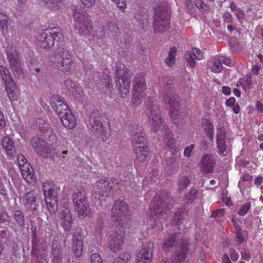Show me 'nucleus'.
<instances>
[{"mask_svg":"<svg viewBox=\"0 0 263 263\" xmlns=\"http://www.w3.org/2000/svg\"><path fill=\"white\" fill-rule=\"evenodd\" d=\"M222 92L225 95H227V96L230 95L231 92V88L228 86H223L222 87Z\"/></svg>","mask_w":263,"mask_h":263,"instance_id":"nucleus-64","label":"nucleus"},{"mask_svg":"<svg viewBox=\"0 0 263 263\" xmlns=\"http://www.w3.org/2000/svg\"><path fill=\"white\" fill-rule=\"evenodd\" d=\"M5 89L11 102L17 100L20 95V90L13 81L9 84H5Z\"/></svg>","mask_w":263,"mask_h":263,"instance_id":"nucleus-29","label":"nucleus"},{"mask_svg":"<svg viewBox=\"0 0 263 263\" xmlns=\"http://www.w3.org/2000/svg\"><path fill=\"white\" fill-rule=\"evenodd\" d=\"M117 85L119 87L122 97L126 98L129 93L130 79L127 75V69L124 65L120 64L116 70Z\"/></svg>","mask_w":263,"mask_h":263,"instance_id":"nucleus-12","label":"nucleus"},{"mask_svg":"<svg viewBox=\"0 0 263 263\" xmlns=\"http://www.w3.org/2000/svg\"><path fill=\"white\" fill-rule=\"evenodd\" d=\"M50 103L59 117L64 115L68 110H70L63 98L58 95H53L51 97Z\"/></svg>","mask_w":263,"mask_h":263,"instance_id":"nucleus-19","label":"nucleus"},{"mask_svg":"<svg viewBox=\"0 0 263 263\" xmlns=\"http://www.w3.org/2000/svg\"><path fill=\"white\" fill-rule=\"evenodd\" d=\"M224 213L223 209H219L214 211L212 214V216L215 218H220L224 215Z\"/></svg>","mask_w":263,"mask_h":263,"instance_id":"nucleus-53","label":"nucleus"},{"mask_svg":"<svg viewBox=\"0 0 263 263\" xmlns=\"http://www.w3.org/2000/svg\"><path fill=\"white\" fill-rule=\"evenodd\" d=\"M112 218L115 221L116 229L118 226L121 228L124 226L125 222L130 220V211L127 204L123 201H117L114 203L111 210Z\"/></svg>","mask_w":263,"mask_h":263,"instance_id":"nucleus-6","label":"nucleus"},{"mask_svg":"<svg viewBox=\"0 0 263 263\" xmlns=\"http://www.w3.org/2000/svg\"><path fill=\"white\" fill-rule=\"evenodd\" d=\"M8 219V215L7 213L0 208V223L4 222Z\"/></svg>","mask_w":263,"mask_h":263,"instance_id":"nucleus-56","label":"nucleus"},{"mask_svg":"<svg viewBox=\"0 0 263 263\" xmlns=\"http://www.w3.org/2000/svg\"><path fill=\"white\" fill-rule=\"evenodd\" d=\"M229 252L232 260L236 261L238 259L239 254L235 250L231 249Z\"/></svg>","mask_w":263,"mask_h":263,"instance_id":"nucleus-57","label":"nucleus"},{"mask_svg":"<svg viewBox=\"0 0 263 263\" xmlns=\"http://www.w3.org/2000/svg\"><path fill=\"white\" fill-rule=\"evenodd\" d=\"M81 3L87 8H91L96 4V0H80Z\"/></svg>","mask_w":263,"mask_h":263,"instance_id":"nucleus-54","label":"nucleus"},{"mask_svg":"<svg viewBox=\"0 0 263 263\" xmlns=\"http://www.w3.org/2000/svg\"><path fill=\"white\" fill-rule=\"evenodd\" d=\"M222 65L221 61L218 57H216L213 61V65L211 68V70L215 73H219L222 69Z\"/></svg>","mask_w":263,"mask_h":263,"instance_id":"nucleus-43","label":"nucleus"},{"mask_svg":"<svg viewBox=\"0 0 263 263\" xmlns=\"http://www.w3.org/2000/svg\"><path fill=\"white\" fill-rule=\"evenodd\" d=\"M160 98H162L166 104L170 106V115L173 121L179 118L180 115L177 110L179 102L177 101L176 96L170 86H166L160 92Z\"/></svg>","mask_w":263,"mask_h":263,"instance_id":"nucleus-9","label":"nucleus"},{"mask_svg":"<svg viewBox=\"0 0 263 263\" xmlns=\"http://www.w3.org/2000/svg\"><path fill=\"white\" fill-rule=\"evenodd\" d=\"M46 8L51 10H58L63 5L64 0H40Z\"/></svg>","mask_w":263,"mask_h":263,"instance_id":"nucleus-34","label":"nucleus"},{"mask_svg":"<svg viewBox=\"0 0 263 263\" xmlns=\"http://www.w3.org/2000/svg\"><path fill=\"white\" fill-rule=\"evenodd\" d=\"M9 20V17L6 14L0 12V29L3 33L8 29Z\"/></svg>","mask_w":263,"mask_h":263,"instance_id":"nucleus-40","label":"nucleus"},{"mask_svg":"<svg viewBox=\"0 0 263 263\" xmlns=\"http://www.w3.org/2000/svg\"><path fill=\"white\" fill-rule=\"evenodd\" d=\"M60 223L63 229L69 231L72 225V217L68 208V203L65 201L60 211Z\"/></svg>","mask_w":263,"mask_h":263,"instance_id":"nucleus-22","label":"nucleus"},{"mask_svg":"<svg viewBox=\"0 0 263 263\" xmlns=\"http://www.w3.org/2000/svg\"><path fill=\"white\" fill-rule=\"evenodd\" d=\"M52 252L53 254L52 263H60V250L58 248L55 249L54 246H52Z\"/></svg>","mask_w":263,"mask_h":263,"instance_id":"nucleus-47","label":"nucleus"},{"mask_svg":"<svg viewBox=\"0 0 263 263\" xmlns=\"http://www.w3.org/2000/svg\"><path fill=\"white\" fill-rule=\"evenodd\" d=\"M103 75L102 76L101 81L104 84V87H103V90L106 94H109L110 93L112 84L111 83V79L110 78L109 76V71L107 69H105L102 72Z\"/></svg>","mask_w":263,"mask_h":263,"instance_id":"nucleus-33","label":"nucleus"},{"mask_svg":"<svg viewBox=\"0 0 263 263\" xmlns=\"http://www.w3.org/2000/svg\"><path fill=\"white\" fill-rule=\"evenodd\" d=\"M114 2L118 8L121 10H124L127 6V3L126 0H111Z\"/></svg>","mask_w":263,"mask_h":263,"instance_id":"nucleus-52","label":"nucleus"},{"mask_svg":"<svg viewBox=\"0 0 263 263\" xmlns=\"http://www.w3.org/2000/svg\"><path fill=\"white\" fill-rule=\"evenodd\" d=\"M134 128L135 130L132 134L133 136V143L135 147V153L137 160L140 162H143L146 160L148 155V147L144 145L137 146V145L144 143L146 139L145 135L143 132L142 126L136 125Z\"/></svg>","mask_w":263,"mask_h":263,"instance_id":"nucleus-4","label":"nucleus"},{"mask_svg":"<svg viewBox=\"0 0 263 263\" xmlns=\"http://www.w3.org/2000/svg\"><path fill=\"white\" fill-rule=\"evenodd\" d=\"M108 29L112 33H117L119 31V27L117 26L116 24L114 22H109L107 25Z\"/></svg>","mask_w":263,"mask_h":263,"instance_id":"nucleus-50","label":"nucleus"},{"mask_svg":"<svg viewBox=\"0 0 263 263\" xmlns=\"http://www.w3.org/2000/svg\"><path fill=\"white\" fill-rule=\"evenodd\" d=\"M110 181H111V180H105L104 179H101L97 181L96 184L93 187L92 195L96 200H98L100 201L101 204L104 200L103 197L104 196V194L102 195V194L104 192L105 193L109 190L115 187L114 181H111V185L110 184Z\"/></svg>","mask_w":263,"mask_h":263,"instance_id":"nucleus-18","label":"nucleus"},{"mask_svg":"<svg viewBox=\"0 0 263 263\" xmlns=\"http://www.w3.org/2000/svg\"><path fill=\"white\" fill-rule=\"evenodd\" d=\"M0 76L4 84L13 81L8 68L3 65L0 66Z\"/></svg>","mask_w":263,"mask_h":263,"instance_id":"nucleus-37","label":"nucleus"},{"mask_svg":"<svg viewBox=\"0 0 263 263\" xmlns=\"http://www.w3.org/2000/svg\"><path fill=\"white\" fill-rule=\"evenodd\" d=\"M170 14V7L167 2L159 0L155 2L154 15L155 32H162L168 29Z\"/></svg>","mask_w":263,"mask_h":263,"instance_id":"nucleus-2","label":"nucleus"},{"mask_svg":"<svg viewBox=\"0 0 263 263\" xmlns=\"http://www.w3.org/2000/svg\"><path fill=\"white\" fill-rule=\"evenodd\" d=\"M203 58V53L199 49L196 48H193L188 50L185 54L187 63L191 67H194L196 65L194 58L197 60H201Z\"/></svg>","mask_w":263,"mask_h":263,"instance_id":"nucleus-25","label":"nucleus"},{"mask_svg":"<svg viewBox=\"0 0 263 263\" xmlns=\"http://www.w3.org/2000/svg\"><path fill=\"white\" fill-rule=\"evenodd\" d=\"M250 209V204L249 203H246L239 208L237 213L239 215L243 216L248 213Z\"/></svg>","mask_w":263,"mask_h":263,"instance_id":"nucleus-48","label":"nucleus"},{"mask_svg":"<svg viewBox=\"0 0 263 263\" xmlns=\"http://www.w3.org/2000/svg\"><path fill=\"white\" fill-rule=\"evenodd\" d=\"M53 66L63 72L69 71L72 63L71 55L69 52L63 48H59L57 52L51 57Z\"/></svg>","mask_w":263,"mask_h":263,"instance_id":"nucleus-8","label":"nucleus"},{"mask_svg":"<svg viewBox=\"0 0 263 263\" xmlns=\"http://www.w3.org/2000/svg\"><path fill=\"white\" fill-rule=\"evenodd\" d=\"M222 64L227 66H229L231 63V60L229 58L223 55H219L218 57Z\"/></svg>","mask_w":263,"mask_h":263,"instance_id":"nucleus-58","label":"nucleus"},{"mask_svg":"<svg viewBox=\"0 0 263 263\" xmlns=\"http://www.w3.org/2000/svg\"><path fill=\"white\" fill-rule=\"evenodd\" d=\"M204 130L210 141L213 139V126L210 121L205 120L203 122Z\"/></svg>","mask_w":263,"mask_h":263,"instance_id":"nucleus-39","label":"nucleus"},{"mask_svg":"<svg viewBox=\"0 0 263 263\" xmlns=\"http://www.w3.org/2000/svg\"><path fill=\"white\" fill-rule=\"evenodd\" d=\"M189 183L190 180L187 177L183 176L181 177L179 180L178 184L179 190L180 191H183L187 186Z\"/></svg>","mask_w":263,"mask_h":263,"instance_id":"nucleus-44","label":"nucleus"},{"mask_svg":"<svg viewBox=\"0 0 263 263\" xmlns=\"http://www.w3.org/2000/svg\"><path fill=\"white\" fill-rule=\"evenodd\" d=\"M73 16L74 26L79 33L90 41V37H94L95 32L92 30V21L89 15L81 7H77L73 10Z\"/></svg>","mask_w":263,"mask_h":263,"instance_id":"nucleus-3","label":"nucleus"},{"mask_svg":"<svg viewBox=\"0 0 263 263\" xmlns=\"http://www.w3.org/2000/svg\"><path fill=\"white\" fill-rule=\"evenodd\" d=\"M236 235L237 241L239 243H241L245 240L246 238L243 236L241 230L235 232Z\"/></svg>","mask_w":263,"mask_h":263,"instance_id":"nucleus-55","label":"nucleus"},{"mask_svg":"<svg viewBox=\"0 0 263 263\" xmlns=\"http://www.w3.org/2000/svg\"><path fill=\"white\" fill-rule=\"evenodd\" d=\"M72 249L76 256L79 257L82 255L83 242L81 236L79 233L74 234L73 236Z\"/></svg>","mask_w":263,"mask_h":263,"instance_id":"nucleus-32","label":"nucleus"},{"mask_svg":"<svg viewBox=\"0 0 263 263\" xmlns=\"http://www.w3.org/2000/svg\"><path fill=\"white\" fill-rule=\"evenodd\" d=\"M63 37L61 30L57 28L46 29L36 37L38 46L44 49H49L53 46L55 41H59Z\"/></svg>","mask_w":263,"mask_h":263,"instance_id":"nucleus-5","label":"nucleus"},{"mask_svg":"<svg viewBox=\"0 0 263 263\" xmlns=\"http://www.w3.org/2000/svg\"><path fill=\"white\" fill-rule=\"evenodd\" d=\"M165 207V203L162 202V199L160 198L159 196L156 195L154 200L150 203L149 211L147 213L150 220L152 221L154 223V226H153L152 228H154L156 225L157 222L156 217L157 214L158 213V211H160V208H163L164 209Z\"/></svg>","mask_w":263,"mask_h":263,"instance_id":"nucleus-20","label":"nucleus"},{"mask_svg":"<svg viewBox=\"0 0 263 263\" xmlns=\"http://www.w3.org/2000/svg\"><path fill=\"white\" fill-rule=\"evenodd\" d=\"M198 194L197 190L191 188L189 192L184 195V200L187 204L192 203L197 198Z\"/></svg>","mask_w":263,"mask_h":263,"instance_id":"nucleus-38","label":"nucleus"},{"mask_svg":"<svg viewBox=\"0 0 263 263\" xmlns=\"http://www.w3.org/2000/svg\"><path fill=\"white\" fill-rule=\"evenodd\" d=\"M136 19L139 22L141 28H146L149 26L148 15L144 12H139L135 14Z\"/></svg>","mask_w":263,"mask_h":263,"instance_id":"nucleus-36","label":"nucleus"},{"mask_svg":"<svg viewBox=\"0 0 263 263\" xmlns=\"http://www.w3.org/2000/svg\"><path fill=\"white\" fill-rule=\"evenodd\" d=\"M32 252L35 256H37V263H47V260L45 258V255H46V251L44 249H43L42 250V253L40 255V259H43V261H42V262H41V261L40 260L39 257V253L38 252V250H37L36 247L35 245L34 244V243H33V244Z\"/></svg>","mask_w":263,"mask_h":263,"instance_id":"nucleus-42","label":"nucleus"},{"mask_svg":"<svg viewBox=\"0 0 263 263\" xmlns=\"http://www.w3.org/2000/svg\"><path fill=\"white\" fill-rule=\"evenodd\" d=\"M226 134L221 129H218L217 133V147L220 155L226 156L230 151V147L226 144Z\"/></svg>","mask_w":263,"mask_h":263,"instance_id":"nucleus-24","label":"nucleus"},{"mask_svg":"<svg viewBox=\"0 0 263 263\" xmlns=\"http://www.w3.org/2000/svg\"><path fill=\"white\" fill-rule=\"evenodd\" d=\"M91 263H103L101 255L98 253L93 254L90 257Z\"/></svg>","mask_w":263,"mask_h":263,"instance_id":"nucleus-51","label":"nucleus"},{"mask_svg":"<svg viewBox=\"0 0 263 263\" xmlns=\"http://www.w3.org/2000/svg\"><path fill=\"white\" fill-rule=\"evenodd\" d=\"M176 51L177 49L174 46L172 47L170 49L168 57L165 60V63L170 66H172L175 63Z\"/></svg>","mask_w":263,"mask_h":263,"instance_id":"nucleus-41","label":"nucleus"},{"mask_svg":"<svg viewBox=\"0 0 263 263\" xmlns=\"http://www.w3.org/2000/svg\"><path fill=\"white\" fill-rule=\"evenodd\" d=\"M31 143L32 147L40 155L45 158L53 157V147L44 140L38 137H33Z\"/></svg>","mask_w":263,"mask_h":263,"instance_id":"nucleus-16","label":"nucleus"},{"mask_svg":"<svg viewBox=\"0 0 263 263\" xmlns=\"http://www.w3.org/2000/svg\"><path fill=\"white\" fill-rule=\"evenodd\" d=\"M241 258L246 260H248L250 258V254L248 251L241 252Z\"/></svg>","mask_w":263,"mask_h":263,"instance_id":"nucleus-62","label":"nucleus"},{"mask_svg":"<svg viewBox=\"0 0 263 263\" xmlns=\"http://www.w3.org/2000/svg\"><path fill=\"white\" fill-rule=\"evenodd\" d=\"M17 160L21 173L24 179L29 183H35L36 181V177L26 158L22 155H18Z\"/></svg>","mask_w":263,"mask_h":263,"instance_id":"nucleus-15","label":"nucleus"},{"mask_svg":"<svg viewBox=\"0 0 263 263\" xmlns=\"http://www.w3.org/2000/svg\"><path fill=\"white\" fill-rule=\"evenodd\" d=\"M62 125L68 129H73L77 125L76 117L71 110H68L64 115L59 117Z\"/></svg>","mask_w":263,"mask_h":263,"instance_id":"nucleus-26","label":"nucleus"},{"mask_svg":"<svg viewBox=\"0 0 263 263\" xmlns=\"http://www.w3.org/2000/svg\"><path fill=\"white\" fill-rule=\"evenodd\" d=\"M124 235V230L121 228L118 231L115 230L109 234L107 244L111 251L117 252L121 249L123 243Z\"/></svg>","mask_w":263,"mask_h":263,"instance_id":"nucleus-17","label":"nucleus"},{"mask_svg":"<svg viewBox=\"0 0 263 263\" xmlns=\"http://www.w3.org/2000/svg\"><path fill=\"white\" fill-rule=\"evenodd\" d=\"M195 5L201 12H204L209 10V6L204 4L202 0H196Z\"/></svg>","mask_w":263,"mask_h":263,"instance_id":"nucleus-45","label":"nucleus"},{"mask_svg":"<svg viewBox=\"0 0 263 263\" xmlns=\"http://www.w3.org/2000/svg\"><path fill=\"white\" fill-rule=\"evenodd\" d=\"M146 85L144 77L142 74L136 76L134 81L132 104L134 107L141 103L145 97Z\"/></svg>","mask_w":263,"mask_h":263,"instance_id":"nucleus-13","label":"nucleus"},{"mask_svg":"<svg viewBox=\"0 0 263 263\" xmlns=\"http://www.w3.org/2000/svg\"><path fill=\"white\" fill-rule=\"evenodd\" d=\"M188 243H181L175 247L177 250L171 260V263H189V259L187 256Z\"/></svg>","mask_w":263,"mask_h":263,"instance_id":"nucleus-21","label":"nucleus"},{"mask_svg":"<svg viewBox=\"0 0 263 263\" xmlns=\"http://www.w3.org/2000/svg\"><path fill=\"white\" fill-rule=\"evenodd\" d=\"M130 258L129 253H126L120 255L119 257L115 259L114 263H127Z\"/></svg>","mask_w":263,"mask_h":263,"instance_id":"nucleus-46","label":"nucleus"},{"mask_svg":"<svg viewBox=\"0 0 263 263\" xmlns=\"http://www.w3.org/2000/svg\"><path fill=\"white\" fill-rule=\"evenodd\" d=\"M184 215V212H182V213L181 212H177L174 215V220L176 221L177 222H179L183 218Z\"/></svg>","mask_w":263,"mask_h":263,"instance_id":"nucleus-61","label":"nucleus"},{"mask_svg":"<svg viewBox=\"0 0 263 263\" xmlns=\"http://www.w3.org/2000/svg\"><path fill=\"white\" fill-rule=\"evenodd\" d=\"M100 115L99 110H94L91 112L88 123L91 130L96 134L98 138L103 141H105L110 137V128L109 126L105 127L102 125L100 120Z\"/></svg>","mask_w":263,"mask_h":263,"instance_id":"nucleus-7","label":"nucleus"},{"mask_svg":"<svg viewBox=\"0 0 263 263\" xmlns=\"http://www.w3.org/2000/svg\"><path fill=\"white\" fill-rule=\"evenodd\" d=\"M26 206L31 211L37 209L36 193L34 191L28 192L26 195Z\"/></svg>","mask_w":263,"mask_h":263,"instance_id":"nucleus-31","label":"nucleus"},{"mask_svg":"<svg viewBox=\"0 0 263 263\" xmlns=\"http://www.w3.org/2000/svg\"><path fill=\"white\" fill-rule=\"evenodd\" d=\"M42 187L47 208L50 213H54L57 208V194L60 188L51 185L47 181L43 183Z\"/></svg>","mask_w":263,"mask_h":263,"instance_id":"nucleus-11","label":"nucleus"},{"mask_svg":"<svg viewBox=\"0 0 263 263\" xmlns=\"http://www.w3.org/2000/svg\"><path fill=\"white\" fill-rule=\"evenodd\" d=\"M2 144L7 157L9 159H13L16 153L13 141L9 137L5 136L2 140Z\"/></svg>","mask_w":263,"mask_h":263,"instance_id":"nucleus-27","label":"nucleus"},{"mask_svg":"<svg viewBox=\"0 0 263 263\" xmlns=\"http://www.w3.org/2000/svg\"><path fill=\"white\" fill-rule=\"evenodd\" d=\"M72 199L74 209L79 216L85 217L89 214L88 204L86 199V192L83 187L80 186L78 189L73 194Z\"/></svg>","mask_w":263,"mask_h":263,"instance_id":"nucleus-10","label":"nucleus"},{"mask_svg":"<svg viewBox=\"0 0 263 263\" xmlns=\"http://www.w3.org/2000/svg\"><path fill=\"white\" fill-rule=\"evenodd\" d=\"M261 67L260 65H254L252 67V71L253 74L255 75H258L259 73V70L261 69Z\"/></svg>","mask_w":263,"mask_h":263,"instance_id":"nucleus-63","label":"nucleus"},{"mask_svg":"<svg viewBox=\"0 0 263 263\" xmlns=\"http://www.w3.org/2000/svg\"><path fill=\"white\" fill-rule=\"evenodd\" d=\"M214 164V159L211 156L206 155L202 158L200 166L203 172L209 173L212 172Z\"/></svg>","mask_w":263,"mask_h":263,"instance_id":"nucleus-30","label":"nucleus"},{"mask_svg":"<svg viewBox=\"0 0 263 263\" xmlns=\"http://www.w3.org/2000/svg\"><path fill=\"white\" fill-rule=\"evenodd\" d=\"M153 248L150 242L144 245L137 254V263H151Z\"/></svg>","mask_w":263,"mask_h":263,"instance_id":"nucleus-23","label":"nucleus"},{"mask_svg":"<svg viewBox=\"0 0 263 263\" xmlns=\"http://www.w3.org/2000/svg\"><path fill=\"white\" fill-rule=\"evenodd\" d=\"M176 234H170L168 238L165 240L162 245V249L164 251L173 250L176 241Z\"/></svg>","mask_w":263,"mask_h":263,"instance_id":"nucleus-35","label":"nucleus"},{"mask_svg":"<svg viewBox=\"0 0 263 263\" xmlns=\"http://www.w3.org/2000/svg\"><path fill=\"white\" fill-rule=\"evenodd\" d=\"M5 52L14 74L18 78L22 77L23 70L22 64L15 48L12 46L7 47L5 49Z\"/></svg>","mask_w":263,"mask_h":263,"instance_id":"nucleus-14","label":"nucleus"},{"mask_svg":"<svg viewBox=\"0 0 263 263\" xmlns=\"http://www.w3.org/2000/svg\"><path fill=\"white\" fill-rule=\"evenodd\" d=\"M14 218L15 220L20 224H22L24 223V218L21 211H16L15 212Z\"/></svg>","mask_w":263,"mask_h":263,"instance_id":"nucleus-49","label":"nucleus"},{"mask_svg":"<svg viewBox=\"0 0 263 263\" xmlns=\"http://www.w3.org/2000/svg\"><path fill=\"white\" fill-rule=\"evenodd\" d=\"M194 145L191 144L189 146L186 147L184 151V155L185 157H189L191 156V152L194 149Z\"/></svg>","mask_w":263,"mask_h":263,"instance_id":"nucleus-59","label":"nucleus"},{"mask_svg":"<svg viewBox=\"0 0 263 263\" xmlns=\"http://www.w3.org/2000/svg\"><path fill=\"white\" fill-rule=\"evenodd\" d=\"M148 108L149 112L148 114V123L152 131L158 132V134L164 136L163 142L165 144V148L171 151L173 153L176 151L175 140L173 135L165 124L161 118L159 106L155 102L154 98L148 100Z\"/></svg>","mask_w":263,"mask_h":263,"instance_id":"nucleus-1","label":"nucleus"},{"mask_svg":"<svg viewBox=\"0 0 263 263\" xmlns=\"http://www.w3.org/2000/svg\"><path fill=\"white\" fill-rule=\"evenodd\" d=\"M64 84L76 99L79 101H81L83 96V92L82 88L79 87L78 84L73 82L70 80H67L65 81Z\"/></svg>","mask_w":263,"mask_h":263,"instance_id":"nucleus-28","label":"nucleus"},{"mask_svg":"<svg viewBox=\"0 0 263 263\" xmlns=\"http://www.w3.org/2000/svg\"><path fill=\"white\" fill-rule=\"evenodd\" d=\"M236 102V99L234 97H230L229 98L226 102V105L227 106L232 107L234 105H235Z\"/></svg>","mask_w":263,"mask_h":263,"instance_id":"nucleus-60","label":"nucleus"}]
</instances>
